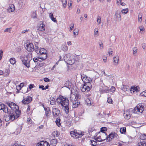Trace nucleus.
<instances>
[{
    "mask_svg": "<svg viewBox=\"0 0 146 146\" xmlns=\"http://www.w3.org/2000/svg\"><path fill=\"white\" fill-rule=\"evenodd\" d=\"M56 102L59 105L61 106L62 109L67 114L69 113V110L68 105L69 101L68 98L60 95L57 99Z\"/></svg>",
    "mask_w": 146,
    "mask_h": 146,
    "instance_id": "f257e3e1",
    "label": "nucleus"
},
{
    "mask_svg": "<svg viewBox=\"0 0 146 146\" xmlns=\"http://www.w3.org/2000/svg\"><path fill=\"white\" fill-rule=\"evenodd\" d=\"M50 104L52 105H54L55 104L56 101L55 99L54 98H52L50 99Z\"/></svg>",
    "mask_w": 146,
    "mask_h": 146,
    "instance_id": "473e14b6",
    "label": "nucleus"
},
{
    "mask_svg": "<svg viewBox=\"0 0 146 146\" xmlns=\"http://www.w3.org/2000/svg\"><path fill=\"white\" fill-rule=\"evenodd\" d=\"M107 102L109 104H111L112 103V102L113 101L111 98L110 97H109L108 98Z\"/></svg>",
    "mask_w": 146,
    "mask_h": 146,
    "instance_id": "49530a36",
    "label": "nucleus"
},
{
    "mask_svg": "<svg viewBox=\"0 0 146 146\" xmlns=\"http://www.w3.org/2000/svg\"><path fill=\"white\" fill-rule=\"evenodd\" d=\"M139 19L138 21H139L141 22L142 21V15L139 14Z\"/></svg>",
    "mask_w": 146,
    "mask_h": 146,
    "instance_id": "5fc2aeb1",
    "label": "nucleus"
},
{
    "mask_svg": "<svg viewBox=\"0 0 146 146\" xmlns=\"http://www.w3.org/2000/svg\"><path fill=\"white\" fill-rule=\"evenodd\" d=\"M34 87H35V86L34 84H30L29 85V88H27L26 92H27L28 91H29L32 88Z\"/></svg>",
    "mask_w": 146,
    "mask_h": 146,
    "instance_id": "2f4dec72",
    "label": "nucleus"
},
{
    "mask_svg": "<svg viewBox=\"0 0 146 146\" xmlns=\"http://www.w3.org/2000/svg\"><path fill=\"white\" fill-rule=\"evenodd\" d=\"M8 107L6 105L3 104H0V110H2L4 112L7 113L8 112Z\"/></svg>",
    "mask_w": 146,
    "mask_h": 146,
    "instance_id": "9d476101",
    "label": "nucleus"
},
{
    "mask_svg": "<svg viewBox=\"0 0 146 146\" xmlns=\"http://www.w3.org/2000/svg\"><path fill=\"white\" fill-rule=\"evenodd\" d=\"M84 86H85V90L86 92H88L92 88V86H89L88 85H87L86 84H84Z\"/></svg>",
    "mask_w": 146,
    "mask_h": 146,
    "instance_id": "5701e85b",
    "label": "nucleus"
},
{
    "mask_svg": "<svg viewBox=\"0 0 146 146\" xmlns=\"http://www.w3.org/2000/svg\"><path fill=\"white\" fill-rule=\"evenodd\" d=\"M102 58L104 62H106L107 61V57L106 56H103Z\"/></svg>",
    "mask_w": 146,
    "mask_h": 146,
    "instance_id": "6e6d98bb",
    "label": "nucleus"
},
{
    "mask_svg": "<svg viewBox=\"0 0 146 146\" xmlns=\"http://www.w3.org/2000/svg\"><path fill=\"white\" fill-rule=\"evenodd\" d=\"M39 51L40 52L38 55L40 56L43 54H45L47 52L46 50L44 48H40Z\"/></svg>",
    "mask_w": 146,
    "mask_h": 146,
    "instance_id": "412c9836",
    "label": "nucleus"
},
{
    "mask_svg": "<svg viewBox=\"0 0 146 146\" xmlns=\"http://www.w3.org/2000/svg\"><path fill=\"white\" fill-rule=\"evenodd\" d=\"M44 110L45 111V114L47 118H48L49 117V116L51 113V112L50 110V108L49 107L46 108L44 106Z\"/></svg>",
    "mask_w": 146,
    "mask_h": 146,
    "instance_id": "4468645a",
    "label": "nucleus"
},
{
    "mask_svg": "<svg viewBox=\"0 0 146 146\" xmlns=\"http://www.w3.org/2000/svg\"><path fill=\"white\" fill-rule=\"evenodd\" d=\"M119 58L118 56L114 57H113V62L114 63L116 64H117L118 63Z\"/></svg>",
    "mask_w": 146,
    "mask_h": 146,
    "instance_id": "b1692460",
    "label": "nucleus"
},
{
    "mask_svg": "<svg viewBox=\"0 0 146 146\" xmlns=\"http://www.w3.org/2000/svg\"><path fill=\"white\" fill-rule=\"evenodd\" d=\"M140 94L141 96L146 97V91L142 92Z\"/></svg>",
    "mask_w": 146,
    "mask_h": 146,
    "instance_id": "8fccbe9b",
    "label": "nucleus"
},
{
    "mask_svg": "<svg viewBox=\"0 0 146 146\" xmlns=\"http://www.w3.org/2000/svg\"><path fill=\"white\" fill-rule=\"evenodd\" d=\"M103 135L105 137L106 139H107V141L109 142L110 141H111L112 139L114 137H117L118 136L117 134L115 132H112L108 136L107 135L106 133H105Z\"/></svg>",
    "mask_w": 146,
    "mask_h": 146,
    "instance_id": "20e7f679",
    "label": "nucleus"
},
{
    "mask_svg": "<svg viewBox=\"0 0 146 146\" xmlns=\"http://www.w3.org/2000/svg\"><path fill=\"white\" fill-rule=\"evenodd\" d=\"M32 100V98L30 97L29 96L27 98L24 99L22 101V103L24 104H26L29 103Z\"/></svg>",
    "mask_w": 146,
    "mask_h": 146,
    "instance_id": "9b49d317",
    "label": "nucleus"
},
{
    "mask_svg": "<svg viewBox=\"0 0 146 146\" xmlns=\"http://www.w3.org/2000/svg\"><path fill=\"white\" fill-rule=\"evenodd\" d=\"M71 54H66L63 58L64 60L66 62L69 63L70 64H72L75 62V60L72 59L71 57Z\"/></svg>",
    "mask_w": 146,
    "mask_h": 146,
    "instance_id": "423d86ee",
    "label": "nucleus"
},
{
    "mask_svg": "<svg viewBox=\"0 0 146 146\" xmlns=\"http://www.w3.org/2000/svg\"><path fill=\"white\" fill-rule=\"evenodd\" d=\"M139 29H140V31H144V27L143 26H140L139 27Z\"/></svg>",
    "mask_w": 146,
    "mask_h": 146,
    "instance_id": "e2e57ef3",
    "label": "nucleus"
},
{
    "mask_svg": "<svg viewBox=\"0 0 146 146\" xmlns=\"http://www.w3.org/2000/svg\"><path fill=\"white\" fill-rule=\"evenodd\" d=\"M70 133L72 137L76 139L81 137L84 135V134L79 132V131L76 129H74L73 131H71Z\"/></svg>",
    "mask_w": 146,
    "mask_h": 146,
    "instance_id": "39448f33",
    "label": "nucleus"
},
{
    "mask_svg": "<svg viewBox=\"0 0 146 146\" xmlns=\"http://www.w3.org/2000/svg\"><path fill=\"white\" fill-rule=\"evenodd\" d=\"M42 56H41V57L42 59L43 60H45L47 58V54L46 53L45 54H42L41 55Z\"/></svg>",
    "mask_w": 146,
    "mask_h": 146,
    "instance_id": "e433bc0d",
    "label": "nucleus"
},
{
    "mask_svg": "<svg viewBox=\"0 0 146 146\" xmlns=\"http://www.w3.org/2000/svg\"><path fill=\"white\" fill-rule=\"evenodd\" d=\"M28 107L27 108V113H30V112H29V111L30 110V105H28Z\"/></svg>",
    "mask_w": 146,
    "mask_h": 146,
    "instance_id": "69168bd1",
    "label": "nucleus"
},
{
    "mask_svg": "<svg viewBox=\"0 0 146 146\" xmlns=\"http://www.w3.org/2000/svg\"><path fill=\"white\" fill-rule=\"evenodd\" d=\"M126 131V129L125 127H123L120 129V132L122 134H125Z\"/></svg>",
    "mask_w": 146,
    "mask_h": 146,
    "instance_id": "bb28decb",
    "label": "nucleus"
},
{
    "mask_svg": "<svg viewBox=\"0 0 146 146\" xmlns=\"http://www.w3.org/2000/svg\"><path fill=\"white\" fill-rule=\"evenodd\" d=\"M61 49L63 51H66L68 50V47L64 45L62 46Z\"/></svg>",
    "mask_w": 146,
    "mask_h": 146,
    "instance_id": "a19ab883",
    "label": "nucleus"
},
{
    "mask_svg": "<svg viewBox=\"0 0 146 146\" xmlns=\"http://www.w3.org/2000/svg\"><path fill=\"white\" fill-rule=\"evenodd\" d=\"M32 54L31 53L29 54L26 56L25 55L21 56L20 57V59L22 62L23 64L25 65L27 68L30 67V61L29 60V57H32Z\"/></svg>",
    "mask_w": 146,
    "mask_h": 146,
    "instance_id": "7ed1b4c3",
    "label": "nucleus"
},
{
    "mask_svg": "<svg viewBox=\"0 0 146 146\" xmlns=\"http://www.w3.org/2000/svg\"><path fill=\"white\" fill-rule=\"evenodd\" d=\"M15 10V6L14 5L12 4H10L9 5V7L7 10L9 13L13 12Z\"/></svg>",
    "mask_w": 146,
    "mask_h": 146,
    "instance_id": "ddd939ff",
    "label": "nucleus"
},
{
    "mask_svg": "<svg viewBox=\"0 0 146 146\" xmlns=\"http://www.w3.org/2000/svg\"><path fill=\"white\" fill-rule=\"evenodd\" d=\"M43 23L44 22L42 21H40L38 23V24L40 26V28L39 29L40 31L43 32L45 31V25Z\"/></svg>",
    "mask_w": 146,
    "mask_h": 146,
    "instance_id": "f3484780",
    "label": "nucleus"
},
{
    "mask_svg": "<svg viewBox=\"0 0 146 146\" xmlns=\"http://www.w3.org/2000/svg\"><path fill=\"white\" fill-rule=\"evenodd\" d=\"M138 86H136V87H133V88H131V89L130 90L131 91L132 90H133V92H134L135 91L138 92L139 90H138L137 87Z\"/></svg>",
    "mask_w": 146,
    "mask_h": 146,
    "instance_id": "7c9ffc66",
    "label": "nucleus"
},
{
    "mask_svg": "<svg viewBox=\"0 0 146 146\" xmlns=\"http://www.w3.org/2000/svg\"><path fill=\"white\" fill-rule=\"evenodd\" d=\"M8 114V118L5 119L6 121H7L9 120L13 121L15 119H17L19 117L21 114L20 111L8 110V112H7Z\"/></svg>",
    "mask_w": 146,
    "mask_h": 146,
    "instance_id": "f03ea898",
    "label": "nucleus"
},
{
    "mask_svg": "<svg viewBox=\"0 0 146 146\" xmlns=\"http://www.w3.org/2000/svg\"><path fill=\"white\" fill-rule=\"evenodd\" d=\"M3 55V51L2 50H0V60L1 59Z\"/></svg>",
    "mask_w": 146,
    "mask_h": 146,
    "instance_id": "3c124183",
    "label": "nucleus"
},
{
    "mask_svg": "<svg viewBox=\"0 0 146 146\" xmlns=\"http://www.w3.org/2000/svg\"><path fill=\"white\" fill-rule=\"evenodd\" d=\"M11 64H14L16 63V60L14 58H11L9 60Z\"/></svg>",
    "mask_w": 146,
    "mask_h": 146,
    "instance_id": "a878e982",
    "label": "nucleus"
},
{
    "mask_svg": "<svg viewBox=\"0 0 146 146\" xmlns=\"http://www.w3.org/2000/svg\"><path fill=\"white\" fill-rule=\"evenodd\" d=\"M144 106L142 104H137L136 107L135 108V111H134V113H136L135 111H139L141 113H142L144 110Z\"/></svg>",
    "mask_w": 146,
    "mask_h": 146,
    "instance_id": "6e6552de",
    "label": "nucleus"
},
{
    "mask_svg": "<svg viewBox=\"0 0 146 146\" xmlns=\"http://www.w3.org/2000/svg\"><path fill=\"white\" fill-rule=\"evenodd\" d=\"M5 71L6 73V76H8L9 73V70L7 69H5Z\"/></svg>",
    "mask_w": 146,
    "mask_h": 146,
    "instance_id": "680f3d73",
    "label": "nucleus"
},
{
    "mask_svg": "<svg viewBox=\"0 0 146 146\" xmlns=\"http://www.w3.org/2000/svg\"><path fill=\"white\" fill-rule=\"evenodd\" d=\"M44 81L45 82H49L50 81V80L48 78H44Z\"/></svg>",
    "mask_w": 146,
    "mask_h": 146,
    "instance_id": "052dcab7",
    "label": "nucleus"
},
{
    "mask_svg": "<svg viewBox=\"0 0 146 146\" xmlns=\"http://www.w3.org/2000/svg\"><path fill=\"white\" fill-rule=\"evenodd\" d=\"M60 119L59 117L56 118V124L58 126H60L61 125V124L60 123Z\"/></svg>",
    "mask_w": 146,
    "mask_h": 146,
    "instance_id": "c756f323",
    "label": "nucleus"
},
{
    "mask_svg": "<svg viewBox=\"0 0 146 146\" xmlns=\"http://www.w3.org/2000/svg\"><path fill=\"white\" fill-rule=\"evenodd\" d=\"M95 129L94 127H90L89 128L88 130V132L90 133V132H93L94 130Z\"/></svg>",
    "mask_w": 146,
    "mask_h": 146,
    "instance_id": "c03bdc74",
    "label": "nucleus"
},
{
    "mask_svg": "<svg viewBox=\"0 0 146 146\" xmlns=\"http://www.w3.org/2000/svg\"><path fill=\"white\" fill-rule=\"evenodd\" d=\"M86 102H87V104L88 105L89 104H90V105H91V102L90 101V100L88 98L86 99Z\"/></svg>",
    "mask_w": 146,
    "mask_h": 146,
    "instance_id": "338daca9",
    "label": "nucleus"
},
{
    "mask_svg": "<svg viewBox=\"0 0 146 146\" xmlns=\"http://www.w3.org/2000/svg\"><path fill=\"white\" fill-rule=\"evenodd\" d=\"M99 134V133H98L97 135V137L96 138H95V140L96 141H98L101 142L105 140V139H102V138L101 137L102 136V135H100L99 136H98Z\"/></svg>",
    "mask_w": 146,
    "mask_h": 146,
    "instance_id": "a211bd4d",
    "label": "nucleus"
},
{
    "mask_svg": "<svg viewBox=\"0 0 146 146\" xmlns=\"http://www.w3.org/2000/svg\"><path fill=\"white\" fill-rule=\"evenodd\" d=\"M53 134L54 136H56L58 137L59 135V134L58 133L57 131H54V132L53 133Z\"/></svg>",
    "mask_w": 146,
    "mask_h": 146,
    "instance_id": "4d7b16f0",
    "label": "nucleus"
},
{
    "mask_svg": "<svg viewBox=\"0 0 146 146\" xmlns=\"http://www.w3.org/2000/svg\"><path fill=\"white\" fill-rule=\"evenodd\" d=\"M97 23L98 25H100L101 23V18L98 15L97 16Z\"/></svg>",
    "mask_w": 146,
    "mask_h": 146,
    "instance_id": "72a5a7b5",
    "label": "nucleus"
},
{
    "mask_svg": "<svg viewBox=\"0 0 146 146\" xmlns=\"http://www.w3.org/2000/svg\"><path fill=\"white\" fill-rule=\"evenodd\" d=\"M128 88L129 87L128 86L125 85H123L121 88V89L122 90L125 91L128 90Z\"/></svg>",
    "mask_w": 146,
    "mask_h": 146,
    "instance_id": "cd10ccee",
    "label": "nucleus"
},
{
    "mask_svg": "<svg viewBox=\"0 0 146 146\" xmlns=\"http://www.w3.org/2000/svg\"><path fill=\"white\" fill-rule=\"evenodd\" d=\"M108 52L110 55L112 54L113 52V51L112 50L111 48H109L108 50Z\"/></svg>",
    "mask_w": 146,
    "mask_h": 146,
    "instance_id": "de8ad7c7",
    "label": "nucleus"
},
{
    "mask_svg": "<svg viewBox=\"0 0 146 146\" xmlns=\"http://www.w3.org/2000/svg\"><path fill=\"white\" fill-rule=\"evenodd\" d=\"M34 50L37 53V54H39L40 49L38 47H35L34 48Z\"/></svg>",
    "mask_w": 146,
    "mask_h": 146,
    "instance_id": "4c0bfd02",
    "label": "nucleus"
},
{
    "mask_svg": "<svg viewBox=\"0 0 146 146\" xmlns=\"http://www.w3.org/2000/svg\"><path fill=\"white\" fill-rule=\"evenodd\" d=\"M138 146H146V142L145 141L143 140L140 143H138Z\"/></svg>",
    "mask_w": 146,
    "mask_h": 146,
    "instance_id": "4be33fe9",
    "label": "nucleus"
},
{
    "mask_svg": "<svg viewBox=\"0 0 146 146\" xmlns=\"http://www.w3.org/2000/svg\"><path fill=\"white\" fill-rule=\"evenodd\" d=\"M52 113L54 116H58L60 114V112L58 109L54 108L53 109Z\"/></svg>",
    "mask_w": 146,
    "mask_h": 146,
    "instance_id": "dca6fc26",
    "label": "nucleus"
},
{
    "mask_svg": "<svg viewBox=\"0 0 146 146\" xmlns=\"http://www.w3.org/2000/svg\"><path fill=\"white\" fill-rule=\"evenodd\" d=\"M115 87L113 86H112L110 89V91L111 92H113L115 91Z\"/></svg>",
    "mask_w": 146,
    "mask_h": 146,
    "instance_id": "09e8293b",
    "label": "nucleus"
},
{
    "mask_svg": "<svg viewBox=\"0 0 146 146\" xmlns=\"http://www.w3.org/2000/svg\"><path fill=\"white\" fill-rule=\"evenodd\" d=\"M6 104L11 108V110L20 111L19 106L15 103L11 102H7Z\"/></svg>",
    "mask_w": 146,
    "mask_h": 146,
    "instance_id": "0eeeda50",
    "label": "nucleus"
},
{
    "mask_svg": "<svg viewBox=\"0 0 146 146\" xmlns=\"http://www.w3.org/2000/svg\"><path fill=\"white\" fill-rule=\"evenodd\" d=\"M124 116L125 117V118L126 119H129L130 117H131V115L129 114H127L126 113H124Z\"/></svg>",
    "mask_w": 146,
    "mask_h": 146,
    "instance_id": "c85d7f7f",
    "label": "nucleus"
},
{
    "mask_svg": "<svg viewBox=\"0 0 146 146\" xmlns=\"http://www.w3.org/2000/svg\"><path fill=\"white\" fill-rule=\"evenodd\" d=\"M128 11V9L127 8L125 9H123L121 10V12L123 13L126 14Z\"/></svg>",
    "mask_w": 146,
    "mask_h": 146,
    "instance_id": "79ce46f5",
    "label": "nucleus"
},
{
    "mask_svg": "<svg viewBox=\"0 0 146 146\" xmlns=\"http://www.w3.org/2000/svg\"><path fill=\"white\" fill-rule=\"evenodd\" d=\"M11 29V28H6L4 30V32H8L10 33Z\"/></svg>",
    "mask_w": 146,
    "mask_h": 146,
    "instance_id": "603ef678",
    "label": "nucleus"
},
{
    "mask_svg": "<svg viewBox=\"0 0 146 146\" xmlns=\"http://www.w3.org/2000/svg\"><path fill=\"white\" fill-rule=\"evenodd\" d=\"M51 143L53 144L54 146H55L57 143V141L56 139H52L50 142Z\"/></svg>",
    "mask_w": 146,
    "mask_h": 146,
    "instance_id": "c9c22d12",
    "label": "nucleus"
},
{
    "mask_svg": "<svg viewBox=\"0 0 146 146\" xmlns=\"http://www.w3.org/2000/svg\"><path fill=\"white\" fill-rule=\"evenodd\" d=\"M140 138L143 140L146 139V135L145 134H143L140 136Z\"/></svg>",
    "mask_w": 146,
    "mask_h": 146,
    "instance_id": "ea45409f",
    "label": "nucleus"
},
{
    "mask_svg": "<svg viewBox=\"0 0 146 146\" xmlns=\"http://www.w3.org/2000/svg\"><path fill=\"white\" fill-rule=\"evenodd\" d=\"M133 54H135L137 52V49L136 47H134L133 48Z\"/></svg>",
    "mask_w": 146,
    "mask_h": 146,
    "instance_id": "a18cd8bd",
    "label": "nucleus"
},
{
    "mask_svg": "<svg viewBox=\"0 0 146 146\" xmlns=\"http://www.w3.org/2000/svg\"><path fill=\"white\" fill-rule=\"evenodd\" d=\"M85 86L84 85L81 88V90L82 92H86V90H85Z\"/></svg>",
    "mask_w": 146,
    "mask_h": 146,
    "instance_id": "13d9d810",
    "label": "nucleus"
},
{
    "mask_svg": "<svg viewBox=\"0 0 146 146\" xmlns=\"http://www.w3.org/2000/svg\"><path fill=\"white\" fill-rule=\"evenodd\" d=\"M73 99H74V98H73ZM75 100L76 99H75V100H74L73 101V104L74 105H75L74 106L75 107V108H76V107L78 105V104H76V101H75Z\"/></svg>",
    "mask_w": 146,
    "mask_h": 146,
    "instance_id": "37998d69",
    "label": "nucleus"
},
{
    "mask_svg": "<svg viewBox=\"0 0 146 146\" xmlns=\"http://www.w3.org/2000/svg\"><path fill=\"white\" fill-rule=\"evenodd\" d=\"M90 143L92 146H96L97 145V142L91 140L90 141Z\"/></svg>",
    "mask_w": 146,
    "mask_h": 146,
    "instance_id": "f704fd0d",
    "label": "nucleus"
},
{
    "mask_svg": "<svg viewBox=\"0 0 146 146\" xmlns=\"http://www.w3.org/2000/svg\"><path fill=\"white\" fill-rule=\"evenodd\" d=\"M50 19L54 22H55V23L57 22V21H56V19L55 18H54V17L50 18Z\"/></svg>",
    "mask_w": 146,
    "mask_h": 146,
    "instance_id": "bf43d9fd",
    "label": "nucleus"
},
{
    "mask_svg": "<svg viewBox=\"0 0 146 146\" xmlns=\"http://www.w3.org/2000/svg\"><path fill=\"white\" fill-rule=\"evenodd\" d=\"M74 24L73 23H71L70 25V30L72 31L74 28Z\"/></svg>",
    "mask_w": 146,
    "mask_h": 146,
    "instance_id": "864d4df0",
    "label": "nucleus"
},
{
    "mask_svg": "<svg viewBox=\"0 0 146 146\" xmlns=\"http://www.w3.org/2000/svg\"><path fill=\"white\" fill-rule=\"evenodd\" d=\"M34 46L32 43H30L27 44L25 47L27 50L29 52H33L34 50Z\"/></svg>",
    "mask_w": 146,
    "mask_h": 146,
    "instance_id": "1a4fd4ad",
    "label": "nucleus"
},
{
    "mask_svg": "<svg viewBox=\"0 0 146 146\" xmlns=\"http://www.w3.org/2000/svg\"><path fill=\"white\" fill-rule=\"evenodd\" d=\"M38 146H50L49 143L46 141H41L37 144Z\"/></svg>",
    "mask_w": 146,
    "mask_h": 146,
    "instance_id": "f8f14e48",
    "label": "nucleus"
},
{
    "mask_svg": "<svg viewBox=\"0 0 146 146\" xmlns=\"http://www.w3.org/2000/svg\"><path fill=\"white\" fill-rule=\"evenodd\" d=\"M120 11H116L115 13V16H116V19L117 20H121V16L120 15Z\"/></svg>",
    "mask_w": 146,
    "mask_h": 146,
    "instance_id": "6ab92c4d",
    "label": "nucleus"
},
{
    "mask_svg": "<svg viewBox=\"0 0 146 146\" xmlns=\"http://www.w3.org/2000/svg\"><path fill=\"white\" fill-rule=\"evenodd\" d=\"M33 60L35 62H36L38 61V58L35 57L33 58Z\"/></svg>",
    "mask_w": 146,
    "mask_h": 146,
    "instance_id": "0e129e2a",
    "label": "nucleus"
},
{
    "mask_svg": "<svg viewBox=\"0 0 146 146\" xmlns=\"http://www.w3.org/2000/svg\"><path fill=\"white\" fill-rule=\"evenodd\" d=\"M107 128L106 127H102L101 128L100 131L102 132L103 133L102 134V135H104V136L103 135V134H104V133H105V131H107Z\"/></svg>",
    "mask_w": 146,
    "mask_h": 146,
    "instance_id": "393cba45",
    "label": "nucleus"
},
{
    "mask_svg": "<svg viewBox=\"0 0 146 146\" xmlns=\"http://www.w3.org/2000/svg\"><path fill=\"white\" fill-rule=\"evenodd\" d=\"M62 4L64 8L66 6L67 1L66 0H63L62 1Z\"/></svg>",
    "mask_w": 146,
    "mask_h": 146,
    "instance_id": "58836bf2",
    "label": "nucleus"
},
{
    "mask_svg": "<svg viewBox=\"0 0 146 146\" xmlns=\"http://www.w3.org/2000/svg\"><path fill=\"white\" fill-rule=\"evenodd\" d=\"M80 95L79 94L77 93L76 94V95L75 96L74 94H72L70 96V100L71 101H73V98L74 97V100L76 99H79L80 98Z\"/></svg>",
    "mask_w": 146,
    "mask_h": 146,
    "instance_id": "2eb2a0df",
    "label": "nucleus"
},
{
    "mask_svg": "<svg viewBox=\"0 0 146 146\" xmlns=\"http://www.w3.org/2000/svg\"><path fill=\"white\" fill-rule=\"evenodd\" d=\"M65 87L68 88H70V87L71 86V83L69 80L66 81L64 84Z\"/></svg>",
    "mask_w": 146,
    "mask_h": 146,
    "instance_id": "aec40b11",
    "label": "nucleus"
},
{
    "mask_svg": "<svg viewBox=\"0 0 146 146\" xmlns=\"http://www.w3.org/2000/svg\"><path fill=\"white\" fill-rule=\"evenodd\" d=\"M11 146H21V145L17 143H15L13 145Z\"/></svg>",
    "mask_w": 146,
    "mask_h": 146,
    "instance_id": "774afa93",
    "label": "nucleus"
}]
</instances>
